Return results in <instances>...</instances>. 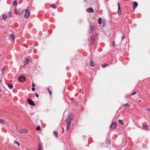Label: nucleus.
I'll list each match as a JSON object with an SVG mask.
<instances>
[{
	"label": "nucleus",
	"mask_w": 150,
	"mask_h": 150,
	"mask_svg": "<svg viewBox=\"0 0 150 150\" xmlns=\"http://www.w3.org/2000/svg\"><path fill=\"white\" fill-rule=\"evenodd\" d=\"M125 37V36L123 35L122 38V40H123V39Z\"/></svg>",
	"instance_id": "39"
},
{
	"label": "nucleus",
	"mask_w": 150,
	"mask_h": 150,
	"mask_svg": "<svg viewBox=\"0 0 150 150\" xmlns=\"http://www.w3.org/2000/svg\"><path fill=\"white\" fill-rule=\"evenodd\" d=\"M66 122L67 123V130L66 131L68 130L70 128L71 125V122L68 121H67V120H66Z\"/></svg>",
	"instance_id": "6"
},
{
	"label": "nucleus",
	"mask_w": 150,
	"mask_h": 150,
	"mask_svg": "<svg viewBox=\"0 0 150 150\" xmlns=\"http://www.w3.org/2000/svg\"><path fill=\"white\" fill-rule=\"evenodd\" d=\"M109 66V64L106 63H104L102 65V67L103 68H105V67Z\"/></svg>",
	"instance_id": "19"
},
{
	"label": "nucleus",
	"mask_w": 150,
	"mask_h": 150,
	"mask_svg": "<svg viewBox=\"0 0 150 150\" xmlns=\"http://www.w3.org/2000/svg\"><path fill=\"white\" fill-rule=\"evenodd\" d=\"M51 7L53 8H56L57 7V6L54 4H52Z\"/></svg>",
	"instance_id": "23"
},
{
	"label": "nucleus",
	"mask_w": 150,
	"mask_h": 150,
	"mask_svg": "<svg viewBox=\"0 0 150 150\" xmlns=\"http://www.w3.org/2000/svg\"><path fill=\"white\" fill-rule=\"evenodd\" d=\"M19 132L20 133H26L28 132L27 130L25 129H22L19 130Z\"/></svg>",
	"instance_id": "7"
},
{
	"label": "nucleus",
	"mask_w": 150,
	"mask_h": 150,
	"mask_svg": "<svg viewBox=\"0 0 150 150\" xmlns=\"http://www.w3.org/2000/svg\"><path fill=\"white\" fill-rule=\"evenodd\" d=\"M138 4L137 2H133V8L134 9H135L138 6Z\"/></svg>",
	"instance_id": "12"
},
{
	"label": "nucleus",
	"mask_w": 150,
	"mask_h": 150,
	"mask_svg": "<svg viewBox=\"0 0 150 150\" xmlns=\"http://www.w3.org/2000/svg\"><path fill=\"white\" fill-rule=\"evenodd\" d=\"M1 91H2L1 90V89H0V92H1Z\"/></svg>",
	"instance_id": "42"
},
{
	"label": "nucleus",
	"mask_w": 150,
	"mask_h": 150,
	"mask_svg": "<svg viewBox=\"0 0 150 150\" xmlns=\"http://www.w3.org/2000/svg\"><path fill=\"white\" fill-rule=\"evenodd\" d=\"M29 62V59H26L24 62V65H26L28 64Z\"/></svg>",
	"instance_id": "14"
},
{
	"label": "nucleus",
	"mask_w": 150,
	"mask_h": 150,
	"mask_svg": "<svg viewBox=\"0 0 150 150\" xmlns=\"http://www.w3.org/2000/svg\"><path fill=\"white\" fill-rule=\"evenodd\" d=\"M47 90L48 91V92H49V94L51 95L52 94V92L50 90L49 88H48L47 89Z\"/></svg>",
	"instance_id": "31"
},
{
	"label": "nucleus",
	"mask_w": 150,
	"mask_h": 150,
	"mask_svg": "<svg viewBox=\"0 0 150 150\" xmlns=\"http://www.w3.org/2000/svg\"><path fill=\"white\" fill-rule=\"evenodd\" d=\"M74 117V115L72 113H71L69 114L68 115L67 119L66 120H67V121H69L71 122L73 119Z\"/></svg>",
	"instance_id": "2"
},
{
	"label": "nucleus",
	"mask_w": 150,
	"mask_h": 150,
	"mask_svg": "<svg viewBox=\"0 0 150 150\" xmlns=\"http://www.w3.org/2000/svg\"><path fill=\"white\" fill-rule=\"evenodd\" d=\"M98 23L99 24H101L102 23V19L100 18H99L98 20Z\"/></svg>",
	"instance_id": "21"
},
{
	"label": "nucleus",
	"mask_w": 150,
	"mask_h": 150,
	"mask_svg": "<svg viewBox=\"0 0 150 150\" xmlns=\"http://www.w3.org/2000/svg\"><path fill=\"white\" fill-rule=\"evenodd\" d=\"M1 71L2 72V74H4V68H2L1 69Z\"/></svg>",
	"instance_id": "30"
},
{
	"label": "nucleus",
	"mask_w": 150,
	"mask_h": 150,
	"mask_svg": "<svg viewBox=\"0 0 150 150\" xmlns=\"http://www.w3.org/2000/svg\"><path fill=\"white\" fill-rule=\"evenodd\" d=\"M90 65L91 67H93L94 66V64L93 62V60L92 59H91L90 60Z\"/></svg>",
	"instance_id": "13"
},
{
	"label": "nucleus",
	"mask_w": 150,
	"mask_h": 150,
	"mask_svg": "<svg viewBox=\"0 0 150 150\" xmlns=\"http://www.w3.org/2000/svg\"><path fill=\"white\" fill-rule=\"evenodd\" d=\"M10 36L12 39V40H13V41H14V39H15V36L14 34H11L10 35Z\"/></svg>",
	"instance_id": "15"
},
{
	"label": "nucleus",
	"mask_w": 150,
	"mask_h": 150,
	"mask_svg": "<svg viewBox=\"0 0 150 150\" xmlns=\"http://www.w3.org/2000/svg\"><path fill=\"white\" fill-rule=\"evenodd\" d=\"M110 128L112 129H115L117 127V124L115 122H113L110 125Z\"/></svg>",
	"instance_id": "4"
},
{
	"label": "nucleus",
	"mask_w": 150,
	"mask_h": 150,
	"mask_svg": "<svg viewBox=\"0 0 150 150\" xmlns=\"http://www.w3.org/2000/svg\"><path fill=\"white\" fill-rule=\"evenodd\" d=\"M38 150H43V147L42 145L39 142L38 144Z\"/></svg>",
	"instance_id": "9"
},
{
	"label": "nucleus",
	"mask_w": 150,
	"mask_h": 150,
	"mask_svg": "<svg viewBox=\"0 0 150 150\" xmlns=\"http://www.w3.org/2000/svg\"><path fill=\"white\" fill-rule=\"evenodd\" d=\"M141 100H139V102H141Z\"/></svg>",
	"instance_id": "43"
},
{
	"label": "nucleus",
	"mask_w": 150,
	"mask_h": 150,
	"mask_svg": "<svg viewBox=\"0 0 150 150\" xmlns=\"http://www.w3.org/2000/svg\"><path fill=\"white\" fill-rule=\"evenodd\" d=\"M6 122L5 120L3 119H0V123H2L3 124H6Z\"/></svg>",
	"instance_id": "16"
},
{
	"label": "nucleus",
	"mask_w": 150,
	"mask_h": 150,
	"mask_svg": "<svg viewBox=\"0 0 150 150\" xmlns=\"http://www.w3.org/2000/svg\"><path fill=\"white\" fill-rule=\"evenodd\" d=\"M137 93V92L135 91V92H134L133 93H132L131 94V95L132 96H133V95H135V94H136Z\"/></svg>",
	"instance_id": "33"
},
{
	"label": "nucleus",
	"mask_w": 150,
	"mask_h": 150,
	"mask_svg": "<svg viewBox=\"0 0 150 150\" xmlns=\"http://www.w3.org/2000/svg\"><path fill=\"white\" fill-rule=\"evenodd\" d=\"M1 80L0 79V84H1Z\"/></svg>",
	"instance_id": "40"
},
{
	"label": "nucleus",
	"mask_w": 150,
	"mask_h": 150,
	"mask_svg": "<svg viewBox=\"0 0 150 150\" xmlns=\"http://www.w3.org/2000/svg\"><path fill=\"white\" fill-rule=\"evenodd\" d=\"M14 143L17 144L18 145V146H20V144L19 142H18L17 141H15L14 142Z\"/></svg>",
	"instance_id": "29"
},
{
	"label": "nucleus",
	"mask_w": 150,
	"mask_h": 150,
	"mask_svg": "<svg viewBox=\"0 0 150 150\" xmlns=\"http://www.w3.org/2000/svg\"><path fill=\"white\" fill-rule=\"evenodd\" d=\"M112 45L113 46H115V41H113L112 42Z\"/></svg>",
	"instance_id": "36"
},
{
	"label": "nucleus",
	"mask_w": 150,
	"mask_h": 150,
	"mask_svg": "<svg viewBox=\"0 0 150 150\" xmlns=\"http://www.w3.org/2000/svg\"><path fill=\"white\" fill-rule=\"evenodd\" d=\"M117 5L118 6V13L119 15H120L121 14V11L119 3H118Z\"/></svg>",
	"instance_id": "8"
},
{
	"label": "nucleus",
	"mask_w": 150,
	"mask_h": 150,
	"mask_svg": "<svg viewBox=\"0 0 150 150\" xmlns=\"http://www.w3.org/2000/svg\"><path fill=\"white\" fill-rule=\"evenodd\" d=\"M1 56V54H0V56Z\"/></svg>",
	"instance_id": "45"
},
{
	"label": "nucleus",
	"mask_w": 150,
	"mask_h": 150,
	"mask_svg": "<svg viewBox=\"0 0 150 150\" xmlns=\"http://www.w3.org/2000/svg\"><path fill=\"white\" fill-rule=\"evenodd\" d=\"M7 85L8 86V87L10 88V89H12L13 88V85L12 84H11V83H7Z\"/></svg>",
	"instance_id": "17"
},
{
	"label": "nucleus",
	"mask_w": 150,
	"mask_h": 150,
	"mask_svg": "<svg viewBox=\"0 0 150 150\" xmlns=\"http://www.w3.org/2000/svg\"><path fill=\"white\" fill-rule=\"evenodd\" d=\"M84 2H87L86 0H84Z\"/></svg>",
	"instance_id": "41"
},
{
	"label": "nucleus",
	"mask_w": 150,
	"mask_h": 150,
	"mask_svg": "<svg viewBox=\"0 0 150 150\" xmlns=\"http://www.w3.org/2000/svg\"><path fill=\"white\" fill-rule=\"evenodd\" d=\"M2 19L4 20L7 19V15L6 14L4 13H3L2 15Z\"/></svg>",
	"instance_id": "10"
},
{
	"label": "nucleus",
	"mask_w": 150,
	"mask_h": 150,
	"mask_svg": "<svg viewBox=\"0 0 150 150\" xmlns=\"http://www.w3.org/2000/svg\"><path fill=\"white\" fill-rule=\"evenodd\" d=\"M15 13L16 15H18L19 14V11L17 10L15 11Z\"/></svg>",
	"instance_id": "28"
},
{
	"label": "nucleus",
	"mask_w": 150,
	"mask_h": 150,
	"mask_svg": "<svg viewBox=\"0 0 150 150\" xmlns=\"http://www.w3.org/2000/svg\"><path fill=\"white\" fill-rule=\"evenodd\" d=\"M28 103L30 105L32 106H35V104L32 99H28L27 100Z\"/></svg>",
	"instance_id": "5"
},
{
	"label": "nucleus",
	"mask_w": 150,
	"mask_h": 150,
	"mask_svg": "<svg viewBox=\"0 0 150 150\" xmlns=\"http://www.w3.org/2000/svg\"><path fill=\"white\" fill-rule=\"evenodd\" d=\"M25 79V78L23 76H20L18 79L19 81L22 82H24Z\"/></svg>",
	"instance_id": "3"
},
{
	"label": "nucleus",
	"mask_w": 150,
	"mask_h": 150,
	"mask_svg": "<svg viewBox=\"0 0 150 150\" xmlns=\"http://www.w3.org/2000/svg\"><path fill=\"white\" fill-rule=\"evenodd\" d=\"M13 4L14 5L16 6L17 4V2L15 0L13 2Z\"/></svg>",
	"instance_id": "25"
},
{
	"label": "nucleus",
	"mask_w": 150,
	"mask_h": 150,
	"mask_svg": "<svg viewBox=\"0 0 150 150\" xmlns=\"http://www.w3.org/2000/svg\"><path fill=\"white\" fill-rule=\"evenodd\" d=\"M35 86V84H34V83H32V86L33 87Z\"/></svg>",
	"instance_id": "35"
},
{
	"label": "nucleus",
	"mask_w": 150,
	"mask_h": 150,
	"mask_svg": "<svg viewBox=\"0 0 150 150\" xmlns=\"http://www.w3.org/2000/svg\"><path fill=\"white\" fill-rule=\"evenodd\" d=\"M118 122L120 124L123 125V122L122 120H118Z\"/></svg>",
	"instance_id": "26"
},
{
	"label": "nucleus",
	"mask_w": 150,
	"mask_h": 150,
	"mask_svg": "<svg viewBox=\"0 0 150 150\" xmlns=\"http://www.w3.org/2000/svg\"><path fill=\"white\" fill-rule=\"evenodd\" d=\"M53 134L56 137H58V134L57 131H54L53 132Z\"/></svg>",
	"instance_id": "18"
},
{
	"label": "nucleus",
	"mask_w": 150,
	"mask_h": 150,
	"mask_svg": "<svg viewBox=\"0 0 150 150\" xmlns=\"http://www.w3.org/2000/svg\"><path fill=\"white\" fill-rule=\"evenodd\" d=\"M142 127L143 128L146 129H148V126L147 125H142Z\"/></svg>",
	"instance_id": "20"
},
{
	"label": "nucleus",
	"mask_w": 150,
	"mask_h": 150,
	"mask_svg": "<svg viewBox=\"0 0 150 150\" xmlns=\"http://www.w3.org/2000/svg\"><path fill=\"white\" fill-rule=\"evenodd\" d=\"M36 129L37 130H39L41 129L40 127L39 126H38L36 128Z\"/></svg>",
	"instance_id": "27"
},
{
	"label": "nucleus",
	"mask_w": 150,
	"mask_h": 150,
	"mask_svg": "<svg viewBox=\"0 0 150 150\" xmlns=\"http://www.w3.org/2000/svg\"><path fill=\"white\" fill-rule=\"evenodd\" d=\"M150 109L149 108H147L146 109V110L148 111H150Z\"/></svg>",
	"instance_id": "38"
},
{
	"label": "nucleus",
	"mask_w": 150,
	"mask_h": 150,
	"mask_svg": "<svg viewBox=\"0 0 150 150\" xmlns=\"http://www.w3.org/2000/svg\"><path fill=\"white\" fill-rule=\"evenodd\" d=\"M8 17H11L12 16V13L11 12H9L8 13Z\"/></svg>",
	"instance_id": "24"
},
{
	"label": "nucleus",
	"mask_w": 150,
	"mask_h": 150,
	"mask_svg": "<svg viewBox=\"0 0 150 150\" xmlns=\"http://www.w3.org/2000/svg\"><path fill=\"white\" fill-rule=\"evenodd\" d=\"M32 90L33 91H34L35 90V88H34L33 87V88H32Z\"/></svg>",
	"instance_id": "37"
},
{
	"label": "nucleus",
	"mask_w": 150,
	"mask_h": 150,
	"mask_svg": "<svg viewBox=\"0 0 150 150\" xmlns=\"http://www.w3.org/2000/svg\"><path fill=\"white\" fill-rule=\"evenodd\" d=\"M123 106L125 107L129 108V103H127L124 105Z\"/></svg>",
	"instance_id": "22"
},
{
	"label": "nucleus",
	"mask_w": 150,
	"mask_h": 150,
	"mask_svg": "<svg viewBox=\"0 0 150 150\" xmlns=\"http://www.w3.org/2000/svg\"><path fill=\"white\" fill-rule=\"evenodd\" d=\"M86 11L88 13L93 12L94 11L93 10L92 8H87Z\"/></svg>",
	"instance_id": "11"
},
{
	"label": "nucleus",
	"mask_w": 150,
	"mask_h": 150,
	"mask_svg": "<svg viewBox=\"0 0 150 150\" xmlns=\"http://www.w3.org/2000/svg\"><path fill=\"white\" fill-rule=\"evenodd\" d=\"M30 13L29 9L28 8L25 11V13L24 15V17L25 18H28L29 16Z\"/></svg>",
	"instance_id": "1"
},
{
	"label": "nucleus",
	"mask_w": 150,
	"mask_h": 150,
	"mask_svg": "<svg viewBox=\"0 0 150 150\" xmlns=\"http://www.w3.org/2000/svg\"><path fill=\"white\" fill-rule=\"evenodd\" d=\"M67 70H68V67H67Z\"/></svg>",
	"instance_id": "44"
},
{
	"label": "nucleus",
	"mask_w": 150,
	"mask_h": 150,
	"mask_svg": "<svg viewBox=\"0 0 150 150\" xmlns=\"http://www.w3.org/2000/svg\"><path fill=\"white\" fill-rule=\"evenodd\" d=\"M35 94L37 97H39V95L37 93H35Z\"/></svg>",
	"instance_id": "34"
},
{
	"label": "nucleus",
	"mask_w": 150,
	"mask_h": 150,
	"mask_svg": "<svg viewBox=\"0 0 150 150\" xmlns=\"http://www.w3.org/2000/svg\"><path fill=\"white\" fill-rule=\"evenodd\" d=\"M105 143L108 145L110 144V141H106Z\"/></svg>",
	"instance_id": "32"
}]
</instances>
